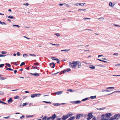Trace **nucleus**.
I'll return each mask as SVG.
<instances>
[{"instance_id":"nucleus-52","label":"nucleus","mask_w":120,"mask_h":120,"mask_svg":"<svg viewBox=\"0 0 120 120\" xmlns=\"http://www.w3.org/2000/svg\"><path fill=\"white\" fill-rule=\"evenodd\" d=\"M90 19V18H83V19Z\"/></svg>"},{"instance_id":"nucleus-62","label":"nucleus","mask_w":120,"mask_h":120,"mask_svg":"<svg viewBox=\"0 0 120 120\" xmlns=\"http://www.w3.org/2000/svg\"><path fill=\"white\" fill-rule=\"evenodd\" d=\"M33 115H31V116H27V117H32L33 116Z\"/></svg>"},{"instance_id":"nucleus-3","label":"nucleus","mask_w":120,"mask_h":120,"mask_svg":"<svg viewBox=\"0 0 120 120\" xmlns=\"http://www.w3.org/2000/svg\"><path fill=\"white\" fill-rule=\"evenodd\" d=\"M76 61L72 62V63L70 62L69 63L70 67H72L74 68H75L76 66H77V63H76Z\"/></svg>"},{"instance_id":"nucleus-42","label":"nucleus","mask_w":120,"mask_h":120,"mask_svg":"<svg viewBox=\"0 0 120 120\" xmlns=\"http://www.w3.org/2000/svg\"><path fill=\"white\" fill-rule=\"evenodd\" d=\"M6 70H10L11 71H13V69L11 68H8L6 69Z\"/></svg>"},{"instance_id":"nucleus-43","label":"nucleus","mask_w":120,"mask_h":120,"mask_svg":"<svg viewBox=\"0 0 120 120\" xmlns=\"http://www.w3.org/2000/svg\"><path fill=\"white\" fill-rule=\"evenodd\" d=\"M10 18L11 19H15V18L13 16H10Z\"/></svg>"},{"instance_id":"nucleus-61","label":"nucleus","mask_w":120,"mask_h":120,"mask_svg":"<svg viewBox=\"0 0 120 120\" xmlns=\"http://www.w3.org/2000/svg\"><path fill=\"white\" fill-rule=\"evenodd\" d=\"M23 37L24 38H26L27 39H30L29 38H28L27 37H26L25 36H24Z\"/></svg>"},{"instance_id":"nucleus-6","label":"nucleus","mask_w":120,"mask_h":120,"mask_svg":"<svg viewBox=\"0 0 120 120\" xmlns=\"http://www.w3.org/2000/svg\"><path fill=\"white\" fill-rule=\"evenodd\" d=\"M62 92L63 91H57L56 93H51V94L52 95H56V94L59 95L61 94Z\"/></svg>"},{"instance_id":"nucleus-30","label":"nucleus","mask_w":120,"mask_h":120,"mask_svg":"<svg viewBox=\"0 0 120 120\" xmlns=\"http://www.w3.org/2000/svg\"><path fill=\"white\" fill-rule=\"evenodd\" d=\"M54 34L57 37H59L60 36V34L57 33H55Z\"/></svg>"},{"instance_id":"nucleus-12","label":"nucleus","mask_w":120,"mask_h":120,"mask_svg":"<svg viewBox=\"0 0 120 120\" xmlns=\"http://www.w3.org/2000/svg\"><path fill=\"white\" fill-rule=\"evenodd\" d=\"M56 117V115L55 114H54L52 115V116L51 117V118L52 120H54Z\"/></svg>"},{"instance_id":"nucleus-35","label":"nucleus","mask_w":120,"mask_h":120,"mask_svg":"<svg viewBox=\"0 0 120 120\" xmlns=\"http://www.w3.org/2000/svg\"><path fill=\"white\" fill-rule=\"evenodd\" d=\"M25 64V63L24 62H22L21 64L20 65V66H22V65H24Z\"/></svg>"},{"instance_id":"nucleus-10","label":"nucleus","mask_w":120,"mask_h":120,"mask_svg":"<svg viewBox=\"0 0 120 120\" xmlns=\"http://www.w3.org/2000/svg\"><path fill=\"white\" fill-rule=\"evenodd\" d=\"M76 63H77V65H78V68H80L81 65V64L80 62L79 61H76Z\"/></svg>"},{"instance_id":"nucleus-18","label":"nucleus","mask_w":120,"mask_h":120,"mask_svg":"<svg viewBox=\"0 0 120 120\" xmlns=\"http://www.w3.org/2000/svg\"><path fill=\"white\" fill-rule=\"evenodd\" d=\"M53 60H57V63L59 64L60 63V60L58 59L57 58L55 59H53Z\"/></svg>"},{"instance_id":"nucleus-29","label":"nucleus","mask_w":120,"mask_h":120,"mask_svg":"<svg viewBox=\"0 0 120 120\" xmlns=\"http://www.w3.org/2000/svg\"><path fill=\"white\" fill-rule=\"evenodd\" d=\"M112 3L111 2H110L109 3V5L111 7H113V6H112Z\"/></svg>"},{"instance_id":"nucleus-58","label":"nucleus","mask_w":120,"mask_h":120,"mask_svg":"<svg viewBox=\"0 0 120 120\" xmlns=\"http://www.w3.org/2000/svg\"><path fill=\"white\" fill-rule=\"evenodd\" d=\"M79 3H78L75 4V6H78L79 5Z\"/></svg>"},{"instance_id":"nucleus-33","label":"nucleus","mask_w":120,"mask_h":120,"mask_svg":"<svg viewBox=\"0 0 120 120\" xmlns=\"http://www.w3.org/2000/svg\"><path fill=\"white\" fill-rule=\"evenodd\" d=\"M6 65H7L9 68H10L11 67V66L10 64L8 63H6Z\"/></svg>"},{"instance_id":"nucleus-15","label":"nucleus","mask_w":120,"mask_h":120,"mask_svg":"<svg viewBox=\"0 0 120 120\" xmlns=\"http://www.w3.org/2000/svg\"><path fill=\"white\" fill-rule=\"evenodd\" d=\"M86 9H81V8H80V9H79L78 11H86Z\"/></svg>"},{"instance_id":"nucleus-22","label":"nucleus","mask_w":120,"mask_h":120,"mask_svg":"<svg viewBox=\"0 0 120 120\" xmlns=\"http://www.w3.org/2000/svg\"><path fill=\"white\" fill-rule=\"evenodd\" d=\"M89 98H85L83 99H82V101H87V100H88L89 99Z\"/></svg>"},{"instance_id":"nucleus-23","label":"nucleus","mask_w":120,"mask_h":120,"mask_svg":"<svg viewBox=\"0 0 120 120\" xmlns=\"http://www.w3.org/2000/svg\"><path fill=\"white\" fill-rule=\"evenodd\" d=\"M114 87H107L106 88V89H111L112 90H113L114 89Z\"/></svg>"},{"instance_id":"nucleus-38","label":"nucleus","mask_w":120,"mask_h":120,"mask_svg":"<svg viewBox=\"0 0 120 120\" xmlns=\"http://www.w3.org/2000/svg\"><path fill=\"white\" fill-rule=\"evenodd\" d=\"M0 24L4 25H5L6 24V23L5 22H2L1 21V22Z\"/></svg>"},{"instance_id":"nucleus-21","label":"nucleus","mask_w":120,"mask_h":120,"mask_svg":"<svg viewBox=\"0 0 120 120\" xmlns=\"http://www.w3.org/2000/svg\"><path fill=\"white\" fill-rule=\"evenodd\" d=\"M106 109V108L105 107H103V108H100L99 109L97 108V109L98 110H103L104 109Z\"/></svg>"},{"instance_id":"nucleus-25","label":"nucleus","mask_w":120,"mask_h":120,"mask_svg":"<svg viewBox=\"0 0 120 120\" xmlns=\"http://www.w3.org/2000/svg\"><path fill=\"white\" fill-rule=\"evenodd\" d=\"M70 50V49H65V50H61V51H65L66 52H68Z\"/></svg>"},{"instance_id":"nucleus-39","label":"nucleus","mask_w":120,"mask_h":120,"mask_svg":"<svg viewBox=\"0 0 120 120\" xmlns=\"http://www.w3.org/2000/svg\"><path fill=\"white\" fill-rule=\"evenodd\" d=\"M1 53L2 54H4L7 53V52L5 51H2L1 52Z\"/></svg>"},{"instance_id":"nucleus-11","label":"nucleus","mask_w":120,"mask_h":120,"mask_svg":"<svg viewBox=\"0 0 120 120\" xmlns=\"http://www.w3.org/2000/svg\"><path fill=\"white\" fill-rule=\"evenodd\" d=\"M50 67L52 68H54L55 66V64L54 63H50L49 64Z\"/></svg>"},{"instance_id":"nucleus-59","label":"nucleus","mask_w":120,"mask_h":120,"mask_svg":"<svg viewBox=\"0 0 120 120\" xmlns=\"http://www.w3.org/2000/svg\"><path fill=\"white\" fill-rule=\"evenodd\" d=\"M0 103H1L4 104H7L5 102H4L1 101H0Z\"/></svg>"},{"instance_id":"nucleus-4","label":"nucleus","mask_w":120,"mask_h":120,"mask_svg":"<svg viewBox=\"0 0 120 120\" xmlns=\"http://www.w3.org/2000/svg\"><path fill=\"white\" fill-rule=\"evenodd\" d=\"M41 95L40 94H32L31 95V98H33L38 96L39 97Z\"/></svg>"},{"instance_id":"nucleus-2","label":"nucleus","mask_w":120,"mask_h":120,"mask_svg":"<svg viewBox=\"0 0 120 120\" xmlns=\"http://www.w3.org/2000/svg\"><path fill=\"white\" fill-rule=\"evenodd\" d=\"M73 114L71 112H69L66 115H63L61 117L62 120H66L68 118L71 116Z\"/></svg>"},{"instance_id":"nucleus-26","label":"nucleus","mask_w":120,"mask_h":120,"mask_svg":"<svg viewBox=\"0 0 120 120\" xmlns=\"http://www.w3.org/2000/svg\"><path fill=\"white\" fill-rule=\"evenodd\" d=\"M115 92H116V93H117V92H120V91H114V92H112V93H111V94H108L107 95H110L111 94H113L114 93H115Z\"/></svg>"},{"instance_id":"nucleus-14","label":"nucleus","mask_w":120,"mask_h":120,"mask_svg":"<svg viewBox=\"0 0 120 120\" xmlns=\"http://www.w3.org/2000/svg\"><path fill=\"white\" fill-rule=\"evenodd\" d=\"M89 66L90 67L89 68L90 69H94L95 68V66L92 65H90Z\"/></svg>"},{"instance_id":"nucleus-24","label":"nucleus","mask_w":120,"mask_h":120,"mask_svg":"<svg viewBox=\"0 0 120 120\" xmlns=\"http://www.w3.org/2000/svg\"><path fill=\"white\" fill-rule=\"evenodd\" d=\"M96 98V96H91L90 97V98L92 99H95Z\"/></svg>"},{"instance_id":"nucleus-8","label":"nucleus","mask_w":120,"mask_h":120,"mask_svg":"<svg viewBox=\"0 0 120 120\" xmlns=\"http://www.w3.org/2000/svg\"><path fill=\"white\" fill-rule=\"evenodd\" d=\"M113 117L115 119L117 120L120 118L119 116V114H116Z\"/></svg>"},{"instance_id":"nucleus-34","label":"nucleus","mask_w":120,"mask_h":120,"mask_svg":"<svg viewBox=\"0 0 120 120\" xmlns=\"http://www.w3.org/2000/svg\"><path fill=\"white\" fill-rule=\"evenodd\" d=\"M85 4V3H79V5H81L82 6H83L84 4Z\"/></svg>"},{"instance_id":"nucleus-45","label":"nucleus","mask_w":120,"mask_h":120,"mask_svg":"<svg viewBox=\"0 0 120 120\" xmlns=\"http://www.w3.org/2000/svg\"><path fill=\"white\" fill-rule=\"evenodd\" d=\"M115 120L113 116H112L111 118L109 119V120Z\"/></svg>"},{"instance_id":"nucleus-55","label":"nucleus","mask_w":120,"mask_h":120,"mask_svg":"<svg viewBox=\"0 0 120 120\" xmlns=\"http://www.w3.org/2000/svg\"><path fill=\"white\" fill-rule=\"evenodd\" d=\"M71 70L70 68H68L67 69V70H66V71L67 72H69Z\"/></svg>"},{"instance_id":"nucleus-31","label":"nucleus","mask_w":120,"mask_h":120,"mask_svg":"<svg viewBox=\"0 0 120 120\" xmlns=\"http://www.w3.org/2000/svg\"><path fill=\"white\" fill-rule=\"evenodd\" d=\"M50 44H51L52 45H56V46H59V44H53L51 43H50Z\"/></svg>"},{"instance_id":"nucleus-41","label":"nucleus","mask_w":120,"mask_h":120,"mask_svg":"<svg viewBox=\"0 0 120 120\" xmlns=\"http://www.w3.org/2000/svg\"><path fill=\"white\" fill-rule=\"evenodd\" d=\"M43 102H45V103H49V104H51V102L50 101H43Z\"/></svg>"},{"instance_id":"nucleus-60","label":"nucleus","mask_w":120,"mask_h":120,"mask_svg":"<svg viewBox=\"0 0 120 120\" xmlns=\"http://www.w3.org/2000/svg\"><path fill=\"white\" fill-rule=\"evenodd\" d=\"M51 117H48V118H47V120H49V119H51Z\"/></svg>"},{"instance_id":"nucleus-27","label":"nucleus","mask_w":120,"mask_h":120,"mask_svg":"<svg viewBox=\"0 0 120 120\" xmlns=\"http://www.w3.org/2000/svg\"><path fill=\"white\" fill-rule=\"evenodd\" d=\"M97 66H100V67H103V68L105 67V66L103 65L102 64H101L98 65H97Z\"/></svg>"},{"instance_id":"nucleus-63","label":"nucleus","mask_w":120,"mask_h":120,"mask_svg":"<svg viewBox=\"0 0 120 120\" xmlns=\"http://www.w3.org/2000/svg\"><path fill=\"white\" fill-rule=\"evenodd\" d=\"M25 117V116L24 115H22V116L21 117H20V118L21 119H22V118H24Z\"/></svg>"},{"instance_id":"nucleus-17","label":"nucleus","mask_w":120,"mask_h":120,"mask_svg":"<svg viewBox=\"0 0 120 120\" xmlns=\"http://www.w3.org/2000/svg\"><path fill=\"white\" fill-rule=\"evenodd\" d=\"M75 117L74 116L71 117L68 119V120H73L75 119Z\"/></svg>"},{"instance_id":"nucleus-19","label":"nucleus","mask_w":120,"mask_h":120,"mask_svg":"<svg viewBox=\"0 0 120 120\" xmlns=\"http://www.w3.org/2000/svg\"><path fill=\"white\" fill-rule=\"evenodd\" d=\"M99 21H103L104 20V18L103 17L99 18L98 19Z\"/></svg>"},{"instance_id":"nucleus-50","label":"nucleus","mask_w":120,"mask_h":120,"mask_svg":"<svg viewBox=\"0 0 120 120\" xmlns=\"http://www.w3.org/2000/svg\"><path fill=\"white\" fill-rule=\"evenodd\" d=\"M67 91H69L70 92H73V90L71 89H69L67 90Z\"/></svg>"},{"instance_id":"nucleus-16","label":"nucleus","mask_w":120,"mask_h":120,"mask_svg":"<svg viewBox=\"0 0 120 120\" xmlns=\"http://www.w3.org/2000/svg\"><path fill=\"white\" fill-rule=\"evenodd\" d=\"M12 98H10L8 101V103L12 102Z\"/></svg>"},{"instance_id":"nucleus-49","label":"nucleus","mask_w":120,"mask_h":120,"mask_svg":"<svg viewBox=\"0 0 120 120\" xmlns=\"http://www.w3.org/2000/svg\"><path fill=\"white\" fill-rule=\"evenodd\" d=\"M10 117V116H8L7 117H4L3 118L4 119H8Z\"/></svg>"},{"instance_id":"nucleus-48","label":"nucleus","mask_w":120,"mask_h":120,"mask_svg":"<svg viewBox=\"0 0 120 120\" xmlns=\"http://www.w3.org/2000/svg\"><path fill=\"white\" fill-rule=\"evenodd\" d=\"M32 68L33 69H37L38 68V67L37 66H36L35 67H34V66H32Z\"/></svg>"},{"instance_id":"nucleus-7","label":"nucleus","mask_w":120,"mask_h":120,"mask_svg":"<svg viewBox=\"0 0 120 120\" xmlns=\"http://www.w3.org/2000/svg\"><path fill=\"white\" fill-rule=\"evenodd\" d=\"M30 73L31 75L34 76L36 77H38L39 76V74L37 73Z\"/></svg>"},{"instance_id":"nucleus-64","label":"nucleus","mask_w":120,"mask_h":120,"mask_svg":"<svg viewBox=\"0 0 120 120\" xmlns=\"http://www.w3.org/2000/svg\"><path fill=\"white\" fill-rule=\"evenodd\" d=\"M118 54L117 53H114L113 54V55H117Z\"/></svg>"},{"instance_id":"nucleus-37","label":"nucleus","mask_w":120,"mask_h":120,"mask_svg":"<svg viewBox=\"0 0 120 120\" xmlns=\"http://www.w3.org/2000/svg\"><path fill=\"white\" fill-rule=\"evenodd\" d=\"M34 64L35 65H39V63L36 62L34 63Z\"/></svg>"},{"instance_id":"nucleus-13","label":"nucleus","mask_w":120,"mask_h":120,"mask_svg":"<svg viewBox=\"0 0 120 120\" xmlns=\"http://www.w3.org/2000/svg\"><path fill=\"white\" fill-rule=\"evenodd\" d=\"M73 102L74 103L76 104L80 103L81 102V101H73Z\"/></svg>"},{"instance_id":"nucleus-1","label":"nucleus","mask_w":120,"mask_h":120,"mask_svg":"<svg viewBox=\"0 0 120 120\" xmlns=\"http://www.w3.org/2000/svg\"><path fill=\"white\" fill-rule=\"evenodd\" d=\"M112 116L111 113H107L105 114H103L101 116L102 120H106L109 119Z\"/></svg>"},{"instance_id":"nucleus-51","label":"nucleus","mask_w":120,"mask_h":120,"mask_svg":"<svg viewBox=\"0 0 120 120\" xmlns=\"http://www.w3.org/2000/svg\"><path fill=\"white\" fill-rule=\"evenodd\" d=\"M19 98V96H16L14 98V99H17Z\"/></svg>"},{"instance_id":"nucleus-32","label":"nucleus","mask_w":120,"mask_h":120,"mask_svg":"<svg viewBox=\"0 0 120 120\" xmlns=\"http://www.w3.org/2000/svg\"><path fill=\"white\" fill-rule=\"evenodd\" d=\"M6 78L4 77H0V80H1L6 79Z\"/></svg>"},{"instance_id":"nucleus-46","label":"nucleus","mask_w":120,"mask_h":120,"mask_svg":"<svg viewBox=\"0 0 120 120\" xmlns=\"http://www.w3.org/2000/svg\"><path fill=\"white\" fill-rule=\"evenodd\" d=\"M29 55H30L31 56H36L34 54H29Z\"/></svg>"},{"instance_id":"nucleus-54","label":"nucleus","mask_w":120,"mask_h":120,"mask_svg":"<svg viewBox=\"0 0 120 120\" xmlns=\"http://www.w3.org/2000/svg\"><path fill=\"white\" fill-rule=\"evenodd\" d=\"M23 5H26V6H28L29 5V4L28 3H25V4H23Z\"/></svg>"},{"instance_id":"nucleus-28","label":"nucleus","mask_w":120,"mask_h":120,"mask_svg":"<svg viewBox=\"0 0 120 120\" xmlns=\"http://www.w3.org/2000/svg\"><path fill=\"white\" fill-rule=\"evenodd\" d=\"M28 56V55L27 54H24L23 55V57L25 58Z\"/></svg>"},{"instance_id":"nucleus-57","label":"nucleus","mask_w":120,"mask_h":120,"mask_svg":"<svg viewBox=\"0 0 120 120\" xmlns=\"http://www.w3.org/2000/svg\"><path fill=\"white\" fill-rule=\"evenodd\" d=\"M17 55L18 56H20V53L19 52H17L16 53Z\"/></svg>"},{"instance_id":"nucleus-56","label":"nucleus","mask_w":120,"mask_h":120,"mask_svg":"<svg viewBox=\"0 0 120 120\" xmlns=\"http://www.w3.org/2000/svg\"><path fill=\"white\" fill-rule=\"evenodd\" d=\"M6 56V55H3L2 54H0V57L5 56Z\"/></svg>"},{"instance_id":"nucleus-9","label":"nucleus","mask_w":120,"mask_h":120,"mask_svg":"<svg viewBox=\"0 0 120 120\" xmlns=\"http://www.w3.org/2000/svg\"><path fill=\"white\" fill-rule=\"evenodd\" d=\"M83 115H82L81 114L77 115L76 117V119H79Z\"/></svg>"},{"instance_id":"nucleus-5","label":"nucleus","mask_w":120,"mask_h":120,"mask_svg":"<svg viewBox=\"0 0 120 120\" xmlns=\"http://www.w3.org/2000/svg\"><path fill=\"white\" fill-rule=\"evenodd\" d=\"M92 114V113H90L88 114L87 115L88 117L87 118V120H89L92 118L93 116V115Z\"/></svg>"},{"instance_id":"nucleus-40","label":"nucleus","mask_w":120,"mask_h":120,"mask_svg":"<svg viewBox=\"0 0 120 120\" xmlns=\"http://www.w3.org/2000/svg\"><path fill=\"white\" fill-rule=\"evenodd\" d=\"M12 26H13V27L16 26L18 28H19L20 27V26H19V25H13Z\"/></svg>"},{"instance_id":"nucleus-36","label":"nucleus","mask_w":120,"mask_h":120,"mask_svg":"<svg viewBox=\"0 0 120 120\" xmlns=\"http://www.w3.org/2000/svg\"><path fill=\"white\" fill-rule=\"evenodd\" d=\"M47 117L46 116H44V117L42 118L43 120H46L47 119Z\"/></svg>"},{"instance_id":"nucleus-53","label":"nucleus","mask_w":120,"mask_h":120,"mask_svg":"<svg viewBox=\"0 0 120 120\" xmlns=\"http://www.w3.org/2000/svg\"><path fill=\"white\" fill-rule=\"evenodd\" d=\"M110 91V90H104L103 91H102V92H103L104 91L109 92Z\"/></svg>"},{"instance_id":"nucleus-47","label":"nucleus","mask_w":120,"mask_h":120,"mask_svg":"<svg viewBox=\"0 0 120 120\" xmlns=\"http://www.w3.org/2000/svg\"><path fill=\"white\" fill-rule=\"evenodd\" d=\"M27 104L26 103H23V104L22 106H24L25 105H27Z\"/></svg>"},{"instance_id":"nucleus-44","label":"nucleus","mask_w":120,"mask_h":120,"mask_svg":"<svg viewBox=\"0 0 120 120\" xmlns=\"http://www.w3.org/2000/svg\"><path fill=\"white\" fill-rule=\"evenodd\" d=\"M4 66V64H0V68H2Z\"/></svg>"},{"instance_id":"nucleus-20","label":"nucleus","mask_w":120,"mask_h":120,"mask_svg":"<svg viewBox=\"0 0 120 120\" xmlns=\"http://www.w3.org/2000/svg\"><path fill=\"white\" fill-rule=\"evenodd\" d=\"M53 105L56 106H57L60 105V103H54L53 104Z\"/></svg>"}]
</instances>
